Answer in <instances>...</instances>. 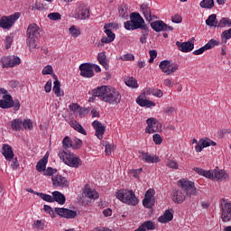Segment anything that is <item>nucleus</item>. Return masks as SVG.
Segmentation results:
<instances>
[{
  "mask_svg": "<svg viewBox=\"0 0 231 231\" xmlns=\"http://www.w3.org/2000/svg\"><path fill=\"white\" fill-rule=\"evenodd\" d=\"M93 97H98L102 102L109 106H118L122 101V95L111 86H101L93 90Z\"/></svg>",
  "mask_w": 231,
  "mask_h": 231,
  "instance_id": "nucleus-1",
  "label": "nucleus"
},
{
  "mask_svg": "<svg viewBox=\"0 0 231 231\" xmlns=\"http://www.w3.org/2000/svg\"><path fill=\"white\" fill-rule=\"evenodd\" d=\"M124 26L125 30H143L140 42H142V44H145V42H147V37H149V27L145 24V20H143L140 13H132L130 14V21L125 22Z\"/></svg>",
  "mask_w": 231,
  "mask_h": 231,
  "instance_id": "nucleus-2",
  "label": "nucleus"
},
{
  "mask_svg": "<svg viewBox=\"0 0 231 231\" xmlns=\"http://www.w3.org/2000/svg\"><path fill=\"white\" fill-rule=\"evenodd\" d=\"M116 198L122 201V203H125L126 205H131L132 207H136L140 200L136 198V194L133 189H119L116 193Z\"/></svg>",
  "mask_w": 231,
  "mask_h": 231,
  "instance_id": "nucleus-3",
  "label": "nucleus"
},
{
  "mask_svg": "<svg viewBox=\"0 0 231 231\" xmlns=\"http://www.w3.org/2000/svg\"><path fill=\"white\" fill-rule=\"evenodd\" d=\"M60 160H62L66 165L69 167H73L74 169H79L82 165V160L75 156L69 151H62L59 153Z\"/></svg>",
  "mask_w": 231,
  "mask_h": 231,
  "instance_id": "nucleus-4",
  "label": "nucleus"
},
{
  "mask_svg": "<svg viewBox=\"0 0 231 231\" xmlns=\"http://www.w3.org/2000/svg\"><path fill=\"white\" fill-rule=\"evenodd\" d=\"M0 107L2 109H10L14 107V111H19L21 109V103L19 99H14L12 95L5 94L3 99L0 100Z\"/></svg>",
  "mask_w": 231,
  "mask_h": 231,
  "instance_id": "nucleus-5",
  "label": "nucleus"
},
{
  "mask_svg": "<svg viewBox=\"0 0 231 231\" xmlns=\"http://www.w3.org/2000/svg\"><path fill=\"white\" fill-rule=\"evenodd\" d=\"M178 185L180 186V189L186 196L191 198V196H198V189H196V185L194 181L190 180H179Z\"/></svg>",
  "mask_w": 231,
  "mask_h": 231,
  "instance_id": "nucleus-6",
  "label": "nucleus"
},
{
  "mask_svg": "<svg viewBox=\"0 0 231 231\" xmlns=\"http://www.w3.org/2000/svg\"><path fill=\"white\" fill-rule=\"evenodd\" d=\"M19 17H21L20 13H15L10 16H3L0 20V28H3L4 30H10Z\"/></svg>",
  "mask_w": 231,
  "mask_h": 231,
  "instance_id": "nucleus-7",
  "label": "nucleus"
},
{
  "mask_svg": "<svg viewBox=\"0 0 231 231\" xmlns=\"http://www.w3.org/2000/svg\"><path fill=\"white\" fill-rule=\"evenodd\" d=\"M159 67L162 73H165L166 75H172V73H175V71H178L180 69L178 63H171V60H168L161 61Z\"/></svg>",
  "mask_w": 231,
  "mask_h": 231,
  "instance_id": "nucleus-8",
  "label": "nucleus"
},
{
  "mask_svg": "<svg viewBox=\"0 0 231 231\" xmlns=\"http://www.w3.org/2000/svg\"><path fill=\"white\" fill-rule=\"evenodd\" d=\"M2 68H15L21 64V58L17 56H4L1 58Z\"/></svg>",
  "mask_w": 231,
  "mask_h": 231,
  "instance_id": "nucleus-9",
  "label": "nucleus"
},
{
  "mask_svg": "<svg viewBox=\"0 0 231 231\" xmlns=\"http://www.w3.org/2000/svg\"><path fill=\"white\" fill-rule=\"evenodd\" d=\"M154 194L156 191L154 189H149L145 194L144 199H143V206L145 208H152L154 207V203H156V199L154 198Z\"/></svg>",
  "mask_w": 231,
  "mask_h": 231,
  "instance_id": "nucleus-10",
  "label": "nucleus"
},
{
  "mask_svg": "<svg viewBox=\"0 0 231 231\" xmlns=\"http://www.w3.org/2000/svg\"><path fill=\"white\" fill-rule=\"evenodd\" d=\"M54 212L60 217H65L66 219H75V217H77V211L69 208H55Z\"/></svg>",
  "mask_w": 231,
  "mask_h": 231,
  "instance_id": "nucleus-11",
  "label": "nucleus"
},
{
  "mask_svg": "<svg viewBox=\"0 0 231 231\" xmlns=\"http://www.w3.org/2000/svg\"><path fill=\"white\" fill-rule=\"evenodd\" d=\"M147 126L145 128V133L148 134H152V133H158L160 131V128L158 127V125L160 124L156 118L150 117L146 120Z\"/></svg>",
  "mask_w": 231,
  "mask_h": 231,
  "instance_id": "nucleus-12",
  "label": "nucleus"
},
{
  "mask_svg": "<svg viewBox=\"0 0 231 231\" xmlns=\"http://www.w3.org/2000/svg\"><path fill=\"white\" fill-rule=\"evenodd\" d=\"M171 199L173 203H177V205H181L185 199H187V194L180 189H174L171 192Z\"/></svg>",
  "mask_w": 231,
  "mask_h": 231,
  "instance_id": "nucleus-13",
  "label": "nucleus"
},
{
  "mask_svg": "<svg viewBox=\"0 0 231 231\" xmlns=\"http://www.w3.org/2000/svg\"><path fill=\"white\" fill-rule=\"evenodd\" d=\"M176 46L182 51V53H189V51H192L194 50V38H191L190 41L180 42H176Z\"/></svg>",
  "mask_w": 231,
  "mask_h": 231,
  "instance_id": "nucleus-14",
  "label": "nucleus"
},
{
  "mask_svg": "<svg viewBox=\"0 0 231 231\" xmlns=\"http://www.w3.org/2000/svg\"><path fill=\"white\" fill-rule=\"evenodd\" d=\"M80 75L85 79H91L95 75L93 71V65L90 63H83L79 66Z\"/></svg>",
  "mask_w": 231,
  "mask_h": 231,
  "instance_id": "nucleus-15",
  "label": "nucleus"
},
{
  "mask_svg": "<svg viewBox=\"0 0 231 231\" xmlns=\"http://www.w3.org/2000/svg\"><path fill=\"white\" fill-rule=\"evenodd\" d=\"M221 218L224 223L231 221V203L224 201V204H222Z\"/></svg>",
  "mask_w": 231,
  "mask_h": 231,
  "instance_id": "nucleus-16",
  "label": "nucleus"
},
{
  "mask_svg": "<svg viewBox=\"0 0 231 231\" xmlns=\"http://www.w3.org/2000/svg\"><path fill=\"white\" fill-rule=\"evenodd\" d=\"M76 19H80V21H86L89 19V9L86 5H80L78 8V13L75 14Z\"/></svg>",
  "mask_w": 231,
  "mask_h": 231,
  "instance_id": "nucleus-17",
  "label": "nucleus"
},
{
  "mask_svg": "<svg viewBox=\"0 0 231 231\" xmlns=\"http://www.w3.org/2000/svg\"><path fill=\"white\" fill-rule=\"evenodd\" d=\"M219 42L217 40L211 39L206 45L193 51V55H201L207 51V50H212L214 46H217Z\"/></svg>",
  "mask_w": 231,
  "mask_h": 231,
  "instance_id": "nucleus-18",
  "label": "nucleus"
},
{
  "mask_svg": "<svg viewBox=\"0 0 231 231\" xmlns=\"http://www.w3.org/2000/svg\"><path fill=\"white\" fill-rule=\"evenodd\" d=\"M27 37L41 39V28L36 23H31L27 28Z\"/></svg>",
  "mask_w": 231,
  "mask_h": 231,
  "instance_id": "nucleus-19",
  "label": "nucleus"
},
{
  "mask_svg": "<svg viewBox=\"0 0 231 231\" xmlns=\"http://www.w3.org/2000/svg\"><path fill=\"white\" fill-rule=\"evenodd\" d=\"M51 180L53 187H60L61 189H64L65 187H68V185H69L68 180H66L65 177H62V175L53 176L51 178Z\"/></svg>",
  "mask_w": 231,
  "mask_h": 231,
  "instance_id": "nucleus-20",
  "label": "nucleus"
},
{
  "mask_svg": "<svg viewBox=\"0 0 231 231\" xmlns=\"http://www.w3.org/2000/svg\"><path fill=\"white\" fill-rule=\"evenodd\" d=\"M92 127L96 131L97 138L102 140V138H104V133H106V126H104L100 121H94L92 123Z\"/></svg>",
  "mask_w": 231,
  "mask_h": 231,
  "instance_id": "nucleus-21",
  "label": "nucleus"
},
{
  "mask_svg": "<svg viewBox=\"0 0 231 231\" xmlns=\"http://www.w3.org/2000/svg\"><path fill=\"white\" fill-rule=\"evenodd\" d=\"M213 180H216V181L230 180V175L225 170H213Z\"/></svg>",
  "mask_w": 231,
  "mask_h": 231,
  "instance_id": "nucleus-22",
  "label": "nucleus"
},
{
  "mask_svg": "<svg viewBox=\"0 0 231 231\" xmlns=\"http://www.w3.org/2000/svg\"><path fill=\"white\" fill-rule=\"evenodd\" d=\"M141 11L143 12L146 21H148L149 23H151V21H154V19H158L156 15H152V14L151 13V7L147 6V5L145 4H143L141 5Z\"/></svg>",
  "mask_w": 231,
  "mask_h": 231,
  "instance_id": "nucleus-23",
  "label": "nucleus"
},
{
  "mask_svg": "<svg viewBox=\"0 0 231 231\" xmlns=\"http://www.w3.org/2000/svg\"><path fill=\"white\" fill-rule=\"evenodd\" d=\"M2 154L5 156L7 162H12L14 160V151L12 150V146L9 144H4L2 147Z\"/></svg>",
  "mask_w": 231,
  "mask_h": 231,
  "instance_id": "nucleus-24",
  "label": "nucleus"
},
{
  "mask_svg": "<svg viewBox=\"0 0 231 231\" xmlns=\"http://www.w3.org/2000/svg\"><path fill=\"white\" fill-rule=\"evenodd\" d=\"M141 154H143L141 160L146 163H159L160 162V157L156 155H151L149 152H142Z\"/></svg>",
  "mask_w": 231,
  "mask_h": 231,
  "instance_id": "nucleus-25",
  "label": "nucleus"
},
{
  "mask_svg": "<svg viewBox=\"0 0 231 231\" xmlns=\"http://www.w3.org/2000/svg\"><path fill=\"white\" fill-rule=\"evenodd\" d=\"M83 194L86 198H89V199H98V192L89 188V185L85 186Z\"/></svg>",
  "mask_w": 231,
  "mask_h": 231,
  "instance_id": "nucleus-26",
  "label": "nucleus"
},
{
  "mask_svg": "<svg viewBox=\"0 0 231 231\" xmlns=\"http://www.w3.org/2000/svg\"><path fill=\"white\" fill-rule=\"evenodd\" d=\"M49 154L46 153L42 159H41L37 164H36V171H38V172H42L44 171H46V163H48V158H49Z\"/></svg>",
  "mask_w": 231,
  "mask_h": 231,
  "instance_id": "nucleus-27",
  "label": "nucleus"
},
{
  "mask_svg": "<svg viewBox=\"0 0 231 231\" xmlns=\"http://www.w3.org/2000/svg\"><path fill=\"white\" fill-rule=\"evenodd\" d=\"M165 26H167V23H165L162 20L154 21L151 23V27L154 32H163L165 30Z\"/></svg>",
  "mask_w": 231,
  "mask_h": 231,
  "instance_id": "nucleus-28",
  "label": "nucleus"
},
{
  "mask_svg": "<svg viewBox=\"0 0 231 231\" xmlns=\"http://www.w3.org/2000/svg\"><path fill=\"white\" fill-rule=\"evenodd\" d=\"M105 33L106 37H103L101 39L102 44H109V42H113L116 35L111 30H105Z\"/></svg>",
  "mask_w": 231,
  "mask_h": 231,
  "instance_id": "nucleus-29",
  "label": "nucleus"
},
{
  "mask_svg": "<svg viewBox=\"0 0 231 231\" xmlns=\"http://www.w3.org/2000/svg\"><path fill=\"white\" fill-rule=\"evenodd\" d=\"M174 219V215L171 210L166 209L163 216L159 217V223H169V221H172Z\"/></svg>",
  "mask_w": 231,
  "mask_h": 231,
  "instance_id": "nucleus-30",
  "label": "nucleus"
},
{
  "mask_svg": "<svg viewBox=\"0 0 231 231\" xmlns=\"http://www.w3.org/2000/svg\"><path fill=\"white\" fill-rule=\"evenodd\" d=\"M52 199L53 202L56 201V203H59L60 205H64V203H66V197L64 194L60 193V191H53Z\"/></svg>",
  "mask_w": 231,
  "mask_h": 231,
  "instance_id": "nucleus-31",
  "label": "nucleus"
},
{
  "mask_svg": "<svg viewBox=\"0 0 231 231\" xmlns=\"http://www.w3.org/2000/svg\"><path fill=\"white\" fill-rule=\"evenodd\" d=\"M219 21H217V14H210L208 19L206 20L207 26H209V28H217V23Z\"/></svg>",
  "mask_w": 231,
  "mask_h": 231,
  "instance_id": "nucleus-32",
  "label": "nucleus"
},
{
  "mask_svg": "<svg viewBox=\"0 0 231 231\" xmlns=\"http://www.w3.org/2000/svg\"><path fill=\"white\" fill-rule=\"evenodd\" d=\"M69 125L72 127V129H75V131H78V133H80V134H84L85 136L86 134H88V133L86 132V129H84V127H82V125H80L79 122L70 121Z\"/></svg>",
  "mask_w": 231,
  "mask_h": 231,
  "instance_id": "nucleus-33",
  "label": "nucleus"
},
{
  "mask_svg": "<svg viewBox=\"0 0 231 231\" xmlns=\"http://www.w3.org/2000/svg\"><path fill=\"white\" fill-rule=\"evenodd\" d=\"M217 28H231V19L229 17L221 18L217 23Z\"/></svg>",
  "mask_w": 231,
  "mask_h": 231,
  "instance_id": "nucleus-34",
  "label": "nucleus"
},
{
  "mask_svg": "<svg viewBox=\"0 0 231 231\" xmlns=\"http://www.w3.org/2000/svg\"><path fill=\"white\" fill-rule=\"evenodd\" d=\"M37 39H39V38H33V37L27 36L26 42H27V46H28L30 51H32L35 50V48H37Z\"/></svg>",
  "mask_w": 231,
  "mask_h": 231,
  "instance_id": "nucleus-35",
  "label": "nucleus"
},
{
  "mask_svg": "<svg viewBox=\"0 0 231 231\" xmlns=\"http://www.w3.org/2000/svg\"><path fill=\"white\" fill-rule=\"evenodd\" d=\"M199 6L206 10H212L214 8V0H202L199 3Z\"/></svg>",
  "mask_w": 231,
  "mask_h": 231,
  "instance_id": "nucleus-36",
  "label": "nucleus"
},
{
  "mask_svg": "<svg viewBox=\"0 0 231 231\" xmlns=\"http://www.w3.org/2000/svg\"><path fill=\"white\" fill-rule=\"evenodd\" d=\"M125 83L126 84V86H128V88H138V81L136 80V79L133 77H127L125 79Z\"/></svg>",
  "mask_w": 231,
  "mask_h": 231,
  "instance_id": "nucleus-37",
  "label": "nucleus"
},
{
  "mask_svg": "<svg viewBox=\"0 0 231 231\" xmlns=\"http://www.w3.org/2000/svg\"><path fill=\"white\" fill-rule=\"evenodd\" d=\"M52 91L56 97H64V92H60V81H54Z\"/></svg>",
  "mask_w": 231,
  "mask_h": 231,
  "instance_id": "nucleus-38",
  "label": "nucleus"
},
{
  "mask_svg": "<svg viewBox=\"0 0 231 231\" xmlns=\"http://www.w3.org/2000/svg\"><path fill=\"white\" fill-rule=\"evenodd\" d=\"M11 127L14 131H21L23 127V120L21 119H14L11 122Z\"/></svg>",
  "mask_w": 231,
  "mask_h": 231,
  "instance_id": "nucleus-39",
  "label": "nucleus"
},
{
  "mask_svg": "<svg viewBox=\"0 0 231 231\" xmlns=\"http://www.w3.org/2000/svg\"><path fill=\"white\" fill-rule=\"evenodd\" d=\"M199 142L204 149L205 147H210V145H212V147H216V145H217L216 142L210 140L209 138H201Z\"/></svg>",
  "mask_w": 231,
  "mask_h": 231,
  "instance_id": "nucleus-40",
  "label": "nucleus"
},
{
  "mask_svg": "<svg viewBox=\"0 0 231 231\" xmlns=\"http://www.w3.org/2000/svg\"><path fill=\"white\" fill-rule=\"evenodd\" d=\"M229 39H231V28L225 30L221 33V40H222L223 44H226V42H228Z\"/></svg>",
  "mask_w": 231,
  "mask_h": 231,
  "instance_id": "nucleus-41",
  "label": "nucleus"
},
{
  "mask_svg": "<svg viewBox=\"0 0 231 231\" xmlns=\"http://www.w3.org/2000/svg\"><path fill=\"white\" fill-rule=\"evenodd\" d=\"M33 230L41 231L44 230L45 223L44 220H35L32 224Z\"/></svg>",
  "mask_w": 231,
  "mask_h": 231,
  "instance_id": "nucleus-42",
  "label": "nucleus"
},
{
  "mask_svg": "<svg viewBox=\"0 0 231 231\" xmlns=\"http://www.w3.org/2000/svg\"><path fill=\"white\" fill-rule=\"evenodd\" d=\"M128 7L125 5H122L118 7V12H119V15L120 17H123L124 19H125V17H127L129 15V12H128Z\"/></svg>",
  "mask_w": 231,
  "mask_h": 231,
  "instance_id": "nucleus-43",
  "label": "nucleus"
},
{
  "mask_svg": "<svg viewBox=\"0 0 231 231\" xmlns=\"http://www.w3.org/2000/svg\"><path fill=\"white\" fill-rule=\"evenodd\" d=\"M97 60L101 66L105 68V69H109V65L107 64V61H106V54L100 53L97 56Z\"/></svg>",
  "mask_w": 231,
  "mask_h": 231,
  "instance_id": "nucleus-44",
  "label": "nucleus"
},
{
  "mask_svg": "<svg viewBox=\"0 0 231 231\" xmlns=\"http://www.w3.org/2000/svg\"><path fill=\"white\" fill-rule=\"evenodd\" d=\"M35 195L39 196V198L43 199V201H47L48 203H53V197H51V195H48L41 192L35 193Z\"/></svg>",
  "mask_w": 231,
  "mask_h": 231,
  "instance_id": "nucleus-45",
  "label": "nucleus"
},
{
  "mask_svg": "<svg viewBox=\"0 0 231 231\" xmlns=\"http://www.w3.org/2000/svg\"><path fill=\"white\" fill-rule=\"evenodd\" d=\"M69 32L71 35V37H73L74 39H77V37H79L80 35V29H77V27L75 25H72L69 29Z\"/></svg>",
  "mask_w": 231,
  "mask_h": 231,
  "instance_id": "nucleus-46",
  "label": "nucleus"
},
{
  "mask_svg": "<svg viewBox=\"0 0 231 231\" xmlns=\"http://www.w3.org/2000/svg\"><path fill=\"white\" fill-rule=\"evenodd\" d=\"M63 147L64 149H69V147H73V143L71 142V139L69 138V136H65L63 141Z\"/></svg>",
  "mask_w": 231,
  "mask_h": 231,
  "instance_id": "nucleus-47",
  "label": "nucleus"
},
{
  "mask_svg": "<svg viewBox=\"0 0 231 231\" xmlns=\"http://www.w3.org/2000/svg\"><path fill=\"white\" fill-rule=\"evenodd\" d=\"M48 19H50V21H60L62 19V15L59 13H51L48 14Z\"/></svg>",
  "mask_w": 231,
  "mask_h": 231,
  "instance_id": "nucleus-48",
  "label": "nucleus"
},
{
  "mask_svg": "<svg viewBox=\"0 0 231 231\" xmlns=\"http://www.w3.org/2000/svg\"><path fill=\"white\" fill-rule=\"evenodd\" d=\"M176 108L174 106H165L162 109L163 115H174L176 113Z\"/></svg>",
  "mask_w": 231,
  "mask_h": 231,
  "instance_id": "nucleus-49",
  "label": "nucleus"
},
{
  "mask_svg": "<svg viewBox=\"0 0 231 231\" xmlns=\"http://www.w3.org/2000/svg\"><path fill=\"white\" fill-rule=\"evenodd\" d=\"M152 141L154 142L155 145H162L163 143V138L159 134H155L152 135Z\"/></svg>",
  "mask_w": 231,
  "mask_h": 231,
  "instance_id": "nucleus-50",
  "label": "nucleus"
},
{
  "mask_svg": "<svg viewBox=\"0 0 231 231\" xmlns=\"http://www.w3.org/2000/svg\"><path fill=\"white\" fill-rule=\"evenodd\" d=\"M115 149V146L112 145L109 143H105V152L106 156H109L111 154V152Z\"/></svg>",
  "mask_w": 231,
  "mask_h": 231,
  "instance_id": "nucleus-51",
  "label": "nucleus"
},
{
  "mask_svg": "<svg viewBox=\"0 0 231 231\" xmlns=\"http://www.w3.org/2000/svg\"><path fill=\"white\" fill-rule=\"evenodd\" d=\"M42 75H51L53 73V67L47 65L43 68L42 71Z\"/></svg>",
  "mask_w": 231,
  "mask_h": 231,
  "instance_id": "nucleus-52",
  "label": "nucleus"
},
{
  "mask_svg": "<svg viewBox=\"0 0 231 231\" xmlns=\"http://www.w3.org/2000/svg\"><path fill=\"white\" fill-rule=\"evenodd\" d=\"M22 125L23 129H32L33 127V123L30 119H25L23 122H22Z\"/></svg>",
  "mask_w": 231,
  "mask_h": 231,
  "instance_id": "nucleus-53",
  "label": "nucleus"
},
{
  "mask_svg": "<svg viewBox=\"0 0 231 231\" xmlns=\"http://www.w3.org/2000/svg\"><path fill=\"white\" fill-rule=\"evenodd\" d=\"M166 166L170 167V169H179L178 162L172 160H168L166 162Z\"/></svg>",
  "mask_w": 231,
  "mask_h": 231,
  "instance_id": "nucleus-54",
  "label": "nucleus"
},
{
  "mask_svg": "<svg viewBox=\"0 0 231 231\" xmlns=\"http://www.w3.org/2000/svg\"><path fill=\"white\" fill-rule=\"evenodd\" d=\"M69 109L73 113H79V110L80 109V105H79L78 103H72L69 105Z\"/></svg>",
  "mask_w": 231,
  "mask_h": 231,
  "instance_id": "nucleus-55",
  "label": "nucleus"
},
{
  "mask_svg": "<svg viewBox=\"0 0 231 231\" xmlns=\"http://www.w3.org/2000/svg\"><path fill=\"white\" fill-rule=\"evenodd\" d=\"M12 42H14V37L6 36L5 37V49L10 50L12 48Z\"/></svg>",
  "mask_w": 231,
  "mask_h": 231,
  "instance_id": "nucleus-56",
  "label": "nucleus"
},
{
  "mask_svg": "<svg viewBox=\"0 0 231 231\" xmlns=\"http://www.w3.org/2000/svg\"><path fill=\"white\" fill-rule=\"evenodd\" d=\"M78 113H79V118H84V116H86V115L89 113V110H88V108H84L80 106L79 110H78Z\"/></svg>",
  "mask_w": 231,
  "mask_h": 231,
  "instance_id": "nucleus-57",
  "label": "nucleus"
},
{
  "mask_svg": "<svg viewBox=\"0 0 231 231\" xmlns=\"http://www.w3.org/2000/svg\"><path fill=\"white\" fill-rule=\"evenodd\" d=\"M204 178H208L209 180H214V171H205L202 173Z\"/></svg>",
  "mask_w": 231,
  "mask_h": 231,
  "instance_id": "nucleus-58",
  "label": "nucleus"
},
{
  "mask_svg": "<svg viewBox=\"0 0 231 231\" xmlns=\"http://www.w3.org/2000/svg\"><path fill=\"white\" fill-rule=\"evenodd\" d=\"M44 171L45 176H53L55 172H57L56 169H53L51 167H48Z\"/></svg>",
  "mask_w": 231,
  "mask_h": 231,
  "instance_id": "nucleus-59",
  "label": "nucleus"
},
{
  "mask_svg": "<svg viewBox=\"0 0 231 231\" xmlns=\"http://www.w3.org/2000/svg\"><path fill=\"white\" fill-rule=\"evenodd\" d=\"M181 21H183V18H181V15L180 14H175L171 17V23H175V24H180Z\"/></svg>",
  "mask_w": 231,
  "mask_h": 231,
  "instance_id": "nucleus-60",
  "label": "nucleus"
},
{
  "mask_svg": "<svg viewBox=\"0 0 231 231\" xmlns=\"http://www.w3.org/2000/svg\"><path fill=\"white\" fill-rule=\"evenodd\" d=\"M121 60H134V55L131 53L125 54L120 57Z\"/></svg>",
  "mask_w": 231,
  "mask_h": 231,
  "instance_id": "nucleus-61",
  "label": "nucleus"
},
{
  "mask_svg": "<svg viewBox=\"0 0 231 231\" xmlns=\"http://www.w3.org/2000/svg\"><path fill=\"white\" fill-rule=\"evenodd\" d=\"M43 208L47 212V214H50V216H51V217H55V212L53 211L51 207H50L48 205H44Z\"/></svg>",
  "mask_w": 231,
  "mask_h": 231,
  "instance_id": "nucleus-62",
  "label": "nucleus"
},
{
  "mask_svg": "<svg viewBox=\"0 0 231 231\" xmlns=\"http://www.w3.org/2000/svg\"><path fill=\"white\" fill-rule=\"evenodd\" d=\"M152 95H153V97H158V98H162V97H163V91H162V89H153Z\"/></svg>",
  "mask_w": 231,
  "mask_h": 231,
  "instance_id": "nucleus-63",
  "label": "nucleus"
},
{
  "mask_svg": "<svg viewBox=\"0 0 231 231\" xmlns=\"http://www.w3.org/2000/svg\"><path fill=\"white\" fill-rule=\"evenodd\" d=\"M44 91L45 93H50L51 91V80L47 81L44 86Z\"/></svg>",
  "mask_w": 231,
  "mask_h": 231,
  "instance_id": "nucleus-64",
  "label": "nucleus"
}]
</instances>
